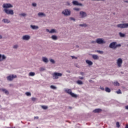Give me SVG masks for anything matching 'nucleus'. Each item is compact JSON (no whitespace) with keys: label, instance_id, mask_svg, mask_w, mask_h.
I'll return each instance as SVG.
<instances>
[{"label":"nucleus","instance_id":"nucleus-18","mask_svg":"<svg viewBox=\"0 0 128 128\" xmlns=\"http://www.w3.org/2000/svg\"><path fill=\"white\" fill-rule=\"evenodd\" d=\"M92 58L93 60H98V58H100L98 57V56L96 54H92Z\"/></svg>","mask_w":128,"mask_h":128},{"label":"nucleus","instance_id":"nucleus-12","mask_svg":"<svg viewBox=\"0 0 128 128\" xmlns=\"http://www.w3.org/2000/svg\"><path fill=\"white\" fill-rule=\"evenodd\" d=\"M0 92H2L6 96H8V94H10L8 90L4 88H0Z\"/></svg>","mask_w":128,"mask_h":128},{"label":"nucleus","instance_id":"nucleus-11","mask_svg":"<svg viewBox=\"0 0 128 128\" xmlns=\"http://www.w3.org/2000/svg\"><path fill=\"white\" fill-rule=\"evenodd\" d=\"M30 36L28 35V34L24 35L22 38V40H26V41L30 40Z\"/></svg>","mask_w":128,"mask_h":128},{"label":"nucleus","instance_id":"nucleus-4","mask_svg":"<svg viewBox=\"0 0 128 128\" xmlns=\"http://www.w3.org/2000/svg\"><path fill=\"white\" fill-rule=\"evenodd\" d=\"M96 42L98 44H104L106 42L102 38H98L96 39Z\"/></svg>","mask_w":128,"mask_h":128},{"label":"nucleus","instance_id":"nucleus-31","mask_svg":"<svg viewBox=\"0 0 128 128\" xmlns=\"http://www.w3.org/2000/svg\"><path fill=\"white\" fill-rule=\"evenodd\" d=\"M114 86H120V83L118 82L117 81H116L114 82Z\"/></svg>","mask_w":128,"mask_h":128},{"label":"nucleus","instance_id":"nucleus-36","mask_svg":"<svg viewBox=\"0 0 128 128\" xmlns=\"http://www.w3.org/2000/svg\"><path fill=\"white\" fill-rule=\"evenodd\" d=\"M50 88H52V90H56L57 88L56 86L53 85L50 86Z\"/></svg>","mask_w":128,"mask_h":128},{"label":"nucleus","instance_id":"nucleus-24","mask_svg":"<svg viewBox=\"0 0 128 128\" xmlns=\"http://www.w3.org/2000/svg\"><path fill=\"white\" fill-rule=\"evenodd\" d=\"M38 16H46V14H44V12H40L38 13Z\"/></svg>","mask_w":128,"mask_h":128},{"label":"nucleus","instance_id":"nucleus-56","mask_svg":"<svg viewBox=\"0 0 128 128\" xmlns=\"http://www.w3.org/2000/svg\"><path fill=\"white\" fill-rule=\"evenodd\" d=\"M2 36L0 34V40H2Z\"/></svg>","mask_w":128,"mask_h":128},{"label":"nucleus","instance_id":"nucleus-51","mask_svg":"<svg viewBox=\"0 0 128 128\" xmlns=\"http://www.w3.org/2000/svg\"><path fill=\"white\" fill-rule=\"evenodd\" d=\"M78 78H80V80H84V78L81 76H79Z\"/></svg>","mask_w":128,"mask_h":128},{"label":"nucleus","instance_id":"nucleus-39","mask_svg":"<svg viewBox=\"0 0 128 128\" xmlns=\"http://www.w3.org/2000/svg\"><path fill=\"white\" fill-rule=\"evenodd\" d=\"M74 10H76V12H80V8H75L73 9Z\"/></svg>","mask_w":128,"mask_h":128},{"label":"nucleus","instance_id":"nucleus-17","mask_svg":"<svg viewBox=\"0 0 128 128\" xmlns=\"http://www.w3.org/2000/svg\"><path fill=\"white\" fill-rule=\"evenodd\" d=\"M2 22L4 24H10V21L8 18L2 19Z\"/></svg>","mask_w":128,"mask_h":128},{"label":"nucleus","instance_id":"nucleus-30","mask_svg":"<svg viewBox=\"0 0 128 128\" xmlns=\"http://www.w3.org/2000/svg\"><path fill=\"white\" fill-rule=\"evenodd\" d=\"M41 108L43 110H48V107L46 106H41Z\"/></svg>","mask_w":128,"mask_h":128},{"label":"nucleus","instance_id":"nucleus-10","mask_svg":"<svg viewBox=\"0 0 128 128\" xmlns=\"http://www.w3.org/2000/svg\"><path fill=\"white\" fill-rule=\"evenodd\" d=\"M2 8L4 9L12 8H14V6L10 4H4L2 5Z\"/></svg>","mask_w":128,"mask_h":128},{"label":"nucleus","instance_id":"nucleus-38","mask_svg":"<svg viewBox=\"0 0 128 128\" xmlns=\"http://www.w3.org/2000/svg\"><path fill=\"white\" fill-rule=\"evenodd\" d=\"M66 6H70L72 4L70 2H66Z\"/></svg>","mask_w":128,"mask_h":128},{"label":"nucleus","instance_id":"nucleus-37","mask_svg":"<svg viewBox=\"0 0 128 128\" xmlns=\"http://www.w3.org/2000/svg\"><path fill=\"white\" fill-rule=\"evenodd\" d=\"M39 70L40 72H44V70H46V68L42 67L39 69Z\"/></svg>","mask_w":128,"mask_h":128},{"label":"nucleus","instance_id":"nucleus-32","mask_svg":"<svg viewBox=\"0 0 128 128\" xmlns=\"http://www.w3.org/2000/svg\"><path fill=\"white\" fill-rule=\"evenodd\" d=\"M105 90L106 92H110V89L108 87L106 88Z\"/></svg>","mask_w":128,"mask_h":128},{"label":"nucleus","instance_id":"nucleus-52","mask_svg":"<svg viewBox=\"0 0 128 128\" xmlns=\"http://www.w3.org/2000/svg\"><path fill=\"white\" fill-rule=\"evenodd\" d=\"M100 88L102 90H104V88L102 87H100Z\"/></svg>","mask_w":128,"mask_h":128},{"label":"nucleus","instance_id":"nucleus-8","mask_svg":"<svg viewBox=\"0 0 128 128\" xmlns=\"http://www.w3.org/2000/svg\"><path fill=\"white\" fill-rule=\"evenodd\" d=\"M4 12L5 14H10L11 16H14V10L10 9H4Z\"/></svg>","mask_w":128,"mask_h":128},{"label":"nucleus","instance_id":"nucleus-35","mask_svg":"<svg viewBox=\"0 0 128 128\" xmlns=\"http://www.w3.org/2000/svg\"><path fill=\"white\" fill-rule=\"evenodd\" d=\"M25 94H26L27 96H32V94L30 93V92H26L25 93Z\"/></svg>","mask_w":128,"mask_h":128},{"label":"nucleus","instance_id":"nucleus-23","mask_svg":"<svg viewBox=\"0 0 128 128\" xmlns=\"http://www.w3.org/2000/svg\"><path fill=\"white\" fill-rule=\"evenodd\" d=\"M86 64H88L89 66H92V62L90 60H86Z\"/></svg>","mask_w":128,"mask_h":128},{"label":"nucleus","instance_id":"nucleus-41","mask_svg":"<svg viewBox=\"0 0 128 128\" xmlns=\"http://www.w3.org/2000/svg\"><path fill=\"white\" fill-rule=\"evenodd\" d=\"M116 93L118 94H122V91H120V90H118V91L116 92Z\"/></svg>","mask_w":128,"mask_h":128},{"label":"nucleus","instance_id":"nucleus-60","mask_svg":"<svg viewBox=\"0 0 128 128\" xmlns=\"http://www.w3.org/2000/svg\"><path fill=\"white\" fill-rule=\"evenodd\" d=\"M76 47L78 48H80V46H76Z\"/></svg>","mask_w":128,"mask_h":128},{"label":"nucleus","instance_id":"nucleus-48","mask_svg":"<svg viewBox=\"0 0 128 128\" xmlns=\"http://www.w3.org/2000/svg\"><path fill=\"white\" fill-rule=\"evenodd\" d=\"M91 44H96V41L94 40L91 41Z\"/></svg>","mask_w":128,"mask_h":128},{"label":"nucleus","instance_id":"nucleus-20","mask_svg":"<svg viewBox=\"0 0 128 128\" xmlns=\"http://www.w3.org/2000/svg\"><path fill=\"white\" fill-rule=\"evenodd\" d=\"M30 28L32 30H38V26L34 25H30Z\"/></svg>","mask_w":128,"mask_h":128},{"label":"nucleus","instance_id":"nucleus-3","mask_svg":"<svg viewBox=\"0 0 128 128\" xmlns=\"http://www.w3.org/2000/svg\"><path fill=\"white\" fill-rule=\"evenodd\" d=\"M79 16L80 18H86L88 17V13L84 11H80L79 12Z\"/></svg>","mask_w":128,"mask_h":128},{"label":"nucleus","instance_id":"nucleus-27","mask_svg":"<svg viewBox=\"0 0 128 128\" xmlns=\"http://www.w3.org/2000/svg\"><path fill=\"white\" fill-rule=\"evenodd\" d=\"M35 75L36 73H34V72H30L28 74L30 76H34Z\"/></svg>","mask_w":128,"mask_h":128},{"label":"nucleus","instance_id":"nucleus-21","mask_svg":"<svg viewBox=\"0 0 128 128\" xmlns=\"http://www.w3.org/2000/svg\"><path fill=\"white\" fill-rule=\"evenodd\" d=\"M52 40H58V36L56 35H52L51 36Z\"/></svg>","mask_w":128,"mask_h":128},{"label":"nucleus","instance_id":"nucleus-14","mask_svg":"<svg viewBox=\"0 0 128 128\" xmlns=\"http://www.w3.org/2000/svg\"><path fill=\"white\" fill-rule=\"evenodd\" d=\"M6 60V56L4 54L2 55V54H0V62Z\"/></svg>","mask_w":128,"mask_h":128},{"label":"nucleus","instance_id":"nucleus-45","mask_svg":"<svg viewBox=\"0 0 128 128\" xmlns=\"http://www.w3.org/2000/svg\"><path fill=\"white\" fill-rule=\"evenodd\" d=\"M70 20H73V22H76V19L73 17H70Z\"/></svg>","mask_w":128,"mask_h":128},{"label":"nucleus","instance_id":"nucleus-13","mask_svg":"<svg viewBox=\"0 0 128 128\" xmlns=\"http://www.w3.org/2000/svg\"><path fill=\"white\" fill-rule=\"evenodd\" d=\"M72 4H74V6H82V4L78 2V0H73L72 2Z\"/></svg>","mask_w":128,"mask_h":128},{"label":"nucleus","instance_id":"nucleus-2","mask_svg":"<svg viewBox=\"0 0 128 128\" xmlns=\"http://www.w3.org/2000/svg\"><path fill=\"white\" fill-rule=\"evenodd\" d=\"M62 14L65 16H70L72 14V12L70 9H64L62 11Z\"/></svg>","mask_w":128,"mask_h":128},{"label":"nucleus","instance_id":"nucleus-25","mask_svg":"<svg viewBox=\"0 0 128 128\" xmlns=\"http://www.w3.org/2000/svg\"><path fill=\"white\" fill-rule=\"evenodd\" d=\"M70 96H71L72 98H78V95L74 93H72V92L70 94Z\"/></svg>","mask_w":128,"mask_h":128},{"label":"nucleus","instance_id":"nucleus-19","mask_svg":"<svg viewBox=\"0 0 128 128\" xmlns=\"http://www.w3.org/2000/svg\"><path fill=\"white\" fill-rule=\"evenodd\" d=\"M102 110L100 108H96L93 110V112H95V114H96V113L98 114V112H102Z\"/></svg>","mask_w":128,"mask_h":128},{"label":"nucleus","instance_id":"nucleus-49","mask_svg":"<svg viewBox=\"0 0 128 128\" xmlns=\"http://www.w3.org/2000/svg\"><path fill=\"white\" fill-rule=\"evenodd\" d=\"M71 58L74 60V58H75V60H77L78 58L74 56H71Z\"/></svg>","mask_w":128,"mask_h":128},{"label":"nucleus","instance_id":"nucleus-46","mask_svg":"<svg viewBox=\"0 0 128 128\" xmlns=\"http://www.w3.org/2000/svg\"><path fill=\"white\" fill-rule=\"evenodd\" d=\"M92 2H104V0H92Z\"/></svg>","mask_w":128,"mask_h":128},{"label":"nucleus","instance_id":"nucleus-15","mask_svg":"<svg viewBox=\"0 0 128 128\" xmlns=\"http://www.w3.org/2000/svg\"><path fill=\"white\" fill-rule=\"evenodd\" d=\"M64 92H66V94H70H70L72 92L71 89L68 88H64Z\"/></svg>","mask_w":128,"mask_h":128},{"label":"nucleus","instance_id":"nucleus-28","mask_svg":"<svg viewBox=\"0 0 128 128\" xmlns=\"http://www.w3.org/2000/svg\"><path fill=\"white\" fill-rule=\"evenodd\" d=\"M119 36L120 38H124L126 36V34L122 33V32H119Z\"/></svg>","mask_w":128,"mask_h":128},{"label":"nucleus","instance_id":"nucleus-57","mask_svg":"<svg viewBox=\"0 0 128 128\" xmlns=\"http://www.w3.org/2000/svg\"><path fill=\"white\" fill-rule=\"evenodd\" d=\"M124 2H126V4H128V0H124Z\"/></svg>","mask_w":128,"mask_h":128},{"label":"nucleus","instance_id":"nucleus-53","mask_svg":"<svg viewBox=\"0 0 128 128\" xmlns=\"http://www.w3.org/2000/svg\"><path fill=\"white\" fill-rule=\"evenodd\" d=\"M80 74H81V76H84V72H80Z\"/></svg>","mask_w":128,"mask_h":128},{"label":"nucleus","instance_id":"nucleus-34","mask_svg":"<svg viewBox=\"0 0 128 128\" xmlns=\"http://www.w3.org/2000/svg\"><path fill=\"white\" fill-rule=\"evenodd\" d=\"M19 16H26V13H22V14H19Z\"/></svg>","mask_w":128,"mask_h":128},{"label":"nucleus","instance_id":"nucleus-50","mask_svg":"<svg viewBox=\"0 0 128 128\" xmlns=\"http://www.w3.org/2000/svg\"><path fill=\"white\" fill-rule=\"evenodd\" d=\"M46 31L48 32H49V33L50 34V30H48V29H46Z\"/></svg>","mask_w":128,"mask_h":128},{"label":"nucleus","instance_id":"nucleus-33","mask_svg":"<svg viewBox=\"0 0 128 128\" xmlns=\"http://www.w3.org/2000/svg\"><path fill=\"white\" fill-rule=\"evenodd\" d=\"M76 82H77L78 84H84V82H82V81L80 80H78Z\"/></svg>","mask_w":128,"mask_h":128},{"label":"nucleus","instance_id":"nucleus-9","mask_svg":"<svg viewBox=\"0 0 128 128\" xmlns=\"http://www.w3.org/2000/svg\"><path fill=\"white\" fill-rule=\"evenodd\" d=\"M8 80L9 82H12V80H14V78H16V75L11 74L7 76L6 78Z\"/></svg>","mask_w":128,"mask_h":128},{"label":"nucleus","instance_id":"nucleus-1","mask_svg":"<svg viewBox=\"0 0 128 128\" xmlns=\"http://www.w3.org/2000/svg\"><path fill=\"white\" fill-rule=\"evenodd\" d=\"M122 46V44H117L116 42H112L109 45V48H112L113 50H116V48H120Z\"/></svg>","mask_w":128,"mask_h":128},{"label":"nucleus","instance_id":"nucleus-40","mask_svg":"<svg viewBox=\"0 0 128 128\" xmlns=\"http://www.w3.org/2000/svg\"><path fill=\"white\" fill-rule=\"evenodd\" d=\"M96 52H98V54H104V51L102 50H96Z\"/></svg>","mask_w":128,"mask_h":128},{"label":"nucleus","instance_id":"nucleus-63","mask_svg":"<svg viewBox=\"0 0 128 128\" xmlns=\"http://www.w3.org/2000/svg\"><path fill=\"white\" fill-rule=\"evenodd\" d=\"M121 73L122 74H124V72H122Z\"/></svg>","mask_w":128,"mask_h":128},{"label":"nucleus","instance_id":"nucleus-16","mask_svg":"<svg viewBox=\"0 0 128 128\" xmlns=\"http://www.w3.org/2000/svg\"><path fill=\"white\" fill-rule=\"evenodd\" d=\"M42 60L45 64H48V59L46 57H42Z\"/></svg>","mask_w":128,"mask_h":128},{"label":"nucleus","instance_id":"nucleus-43","mask_svg":"<svg viewBox=\"0 0 128 128\" xmlns=\"http://www.w3.org/2000/svg\"><path fill=\"white\" fill-rule=\"evenodd\" d=\"M32 6H34V8H36L37 6L36 3L33 2L32 4Z\"/></svg>","mask_w":128,"mask_h":128},{"label":"nucleus","instance_id":"nucleus-61","mask_svg":"<svg viewBox=\"0 0 128 128\" xmlns=\"http://www.w3.org/2000/svg\"><path fill=\"white\" fill-rule=\"evenodd\" d=\"M12 86V84H10V86Z\"/></svg>","mask_w":128,"mask_h":128},{"label":"nucleus","instance_id":"nucleus-22","mask_svg":"<svg viewBox=\"0 0 128 128\" xmlns=\"http://www.w3.org/2000/svg\"><path fill=\"white\" fill-rule=\"evenodd\" d=\"M50 34H58V30L56 29H52L50 30Z\"/></svg>","mask_w":128,"mask_h":128},{"label":"nucleus","instance_id":"nucleus-42","mask_svg":"<svg viewBox=\"0 0 128 128\" xmlns=\"http://www.w3.org/2000/svg\"><path fill=\"white\" fill-rule=\"evenodd\" d=\"M18 48V45L16 44L13 46V48H14L15 50H16Z\"/></svg>","mask_w":128,"mask_h":128},{"label":"nucleus","instance_id":"nucleus-29","mask_svg":"<svg viewBox=\"0 0 128 128\" xmlns=\"http://www.w3.org/2000/svg\"><path fill=\"white\" fill-rule=\"evenodd\" d=\"M49 60L50 62H51V64H56V61L54 59L50 58Z\"/></svg>","mask_w":128,"mask_h":128},{"label":"nucleus","instance_id":"nucleus-44","mask_svg":"<svg viewBox=\"0 0 128 128\" xmlns=\"http://www.w3.org/2000/svg\"><path fill=\"white\" fill-rule=\"evenodd\" d=\"M116 128H120V122H116Z\"/></svg>","mask_w":128,"mask_h":128},{"label":"nucleus","instance_id":"nucleus-5","mask_svg":"<svg viewBox=\"0 0 128 128\" xmlns=\"http://www.w3.org/2000/svg\"><path fill=\"white\" fill-rule=\"evenodd\" d=\"M117 27L119 28H128V23L120 24L117 25Z\"/></svg>","mask_w":128,"mask_h":128},{"label":"nucleus","instance_id":"nucleus-47","mask_svg":"<svg viewBox=\"0 0 128 128\" xmlns=\"http://www.w3.org/2000/svg\"><path fill=\"white\" fill-rule=\"evenodd\" d=\"M32 102H36V98L32 97Z\"/></svg>","mask_w":128,"mask_h":128},{"label":"nucleus","instance_id":"nucleus-62","mask_svg":"<svg viewBox=\"0 0 128 128\" xmlns=\"http://www.w3.org/2000/svg\"><path fill=\"white\" fill-rule=\"evenodd\" d=\"M113 14H116V13H113Z\"/></svg>","mask_w":128,"mask_h":128},{"label":"nucleus","instance_id":"nucleus-7","mask_svg":"<svg viewBox=\"0 0 128 128\" xmlns=\"http://www.w3.org/2000/svg\"><path fill=\"white\" fill-rule=\"evenodd\" d=\"M116 64L118 68H122V58H118L116 60Z\"/></svg>","mask_w":128,"mask_h":128},{"label":"nucleus","instance_id":"nucleus-55","mask_svg":"<svg viewBox=\"0 0 128 128\" xmlns=\"http://www.w3.org/2000/svg\"><path fill=\"white\" fill-rule=\"evenodd\" d=\"M125 108H126V110H128V106H125Z\"/></svg>","mask_w":128,"mask_h":128},{"label":"nucleus","instance_id":"nucleus-58","mask_svg":"<svg viewBox=\"0 0 128 128\" xmlns=\"http://www.w3.org/2000/svg\"><path fill=\"white\" fill-rule=\"evenodd\" d=\"M34 118H36L37 120H38V116H35V117H34Z\"/></svg>","mask_w":128,"mask_h":128},{"label":"nucleus","instance_id":"nucleus-6","mask_svg":"<svg viewBox=\"0 0 128 128\" xmlns=\"http://www.w3.org/2000/svg\"><path fill=\"white\" fill-rule=\"evenodd\" d=\"M52 76L54 80H58V76L60 77L62 76V74L55 72L54 73Z\"/></svg>","mask_w":128,"mask_h":128},{"label":"nucleus","instance_id":"nucleus-64","mask_svg":"<svg viewBox=\"0 0 128 128\" xmlns=\"http://www.w3.org/2000/svg\"><path fill=\"white\" fill-rule=\"evenodd\" d=\"M127 46H128V45H127Z\"/></svg>","mask_w":128,"mask_h":128},{"label":"nucleus","instance_id":"nucleus-54","mask_svg":"<svg viewBox=\"0 0 128 128\" xmlns=\"http://www.w3.org/2000/svg\"><path fill=\"white\" fill-rule=\"evenodd\" d=\"M66 72H68V74H70V70H67Z\"/></svg>","mask_w":128,"mask_h":128},{"label":"nucleus","instance_id":"nucleus-59","mask_svg":"<svg viewBox=\"0 0 128 128\" xmlns=\"http://www.w3.org/2000/svg\"><path fill=\"white\" fill-rule=\"evenodd\" d=\"M125 128H128V125H126L125 127Z\"/></svg>","mask_w":128,"mask_h":128},{"label":"nucleus","instance_id":"nucleus-26","mask_svg":"<svg viewBox=\"0 0 128 128\" xmlns=\"http://www.w3.org/2000/svg\"><path fill=\"white\" fill-rule=\"evenodd\" d=\"M79 26H81V28H86L88 24H80Z\"/></svg>","mask_w":128,"mask_h":128}]
</instances>
